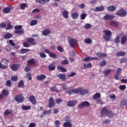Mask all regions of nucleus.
<instances>
[{"instance_id":"nucleus-1","label":"nucleus","mask_w":127,"mask_h":127,"mask_svg":"<svg viewBox=\"0 0 127 127\" xmlns=\"http://www.w3.org/2000/svg\"><path fill=\"white\" fill-rule=\"evenodd\" d=\"M66 94L68 95H72V94H80L81 96L83 95H86V94H89V90L86 89H83L80 87L77 89H72L67 90L65 92Z\"/></svg>"},{"instance_id":"nucleus-2","label":"nucleus","mask_w":127,"mask_h":127,"mask_svg":"<svg viewBox=\"0 0 127 127\" xmlns=\"http://www.w3.org/2000/svg\"><path fill=\"white\" fill-rule=\"evenodd\" d=\"M100 114L101 118L105 117L106 115H107V117H109V118H113L114 117L113 111L108 110L106 107H104L102 109Z\"/></svg>"},{"instance_id":"nucleus-3","label":"nucleus","mask_w":127,"mask_h":127,"mask_svg":"<svg viewBox=\"0 0 127 127\" xmlns=\"http://www.w3.org/2000/svg\"><path fill=\"white\" fill-rule=\"evenodd\" d=\"M103 33L105 34L103 36V39L106 41H110L111 40V36H112V32L109 30H104Z\"/></svg>"},{"instance_id":"nucleus-4","label":"nucleus","mask_w":127,"mask_h":127,"mask_svg":"<svg viewBox=\"0 0 127 127\" xmlns=\"http://www.w3.org/2000/svg\"><path fill=\"white\" fill-rule=\"evenodd\" d=\"M15 30V33L16 34H22V33H24V29L22 28V26L21 25H18L15 26L14 27Z\"/></svg>"},{"instance_id":"nucleus-5","label":"nucleus","mask_w":127,"mask_h":127,"mask_svg":"<svg viewBox=\"0 0 127 127\" xmlns=\"http://www.w3.org/2000/svg\"><path fill=\"white\" fill-rule=\"evenodd\" d=\"M93 100L96 101L98 104H100L101 105L104 104V102L101 100V94L99 93H97L93 96Z\"/></svg>"},{"instance_id":"nucleus-6","label":"nucleus","mask_w":127,"mask_h":127,"mask_svg":"<svg viewBox=\"0 0 127 127\" xmlns=\"http://www.w3.org/2000/svg\"><path fill=\"white\" fill-rule=\"evenodd\" d=\"M116 15H118V16H120L121 17H124L126 16L127 14V10L124 9H120L117 11L116 13Z\"/></svg>"},{"instance_id":"nucleus-7","label":"nucleus","mask_w":127,"mask_h":127,"mask_svg":"<svg viewBox=\"0 0 127 127\" xmlns=\"http://www.w3.org/2000/svg\"><path fill=\"white\" fill-rule=\"evenodd\" d=\"M14 100L19 104V103H23L24 102V97L22 94H19L15 96Z\"/></svg>"},{"instance_id":"nucleus-8","label":"nucleus","mask_w":127,"mask_h":127,"mask_svg":"<svg viewBox=\"0 0 127 127\" xmlns=\"http://www.w3.org/2000/svg\"><path fill=\"white\" fill-rule=\"evenodd\" d=\"M55 106V103L54 102V98L52 97H50L49 100V108H53Z\"/></svg>"},{"instance_id":"nucleus-9","label":"nucleus","mask_w":127,"mask_h":127,"mask_svg":"<svg viewBox=\"0 0 127 127\" xmlns=\"http://www.w3.org/2000/svg\"><path fill=\"white\" fill-rule=\"evenodd\" d=\"M27 42H29V43H30L32 45H36L37 44V42L35 41L34 38L29 37L27 38Z\"/></svg>"},{"instance_id":"nucleus-10","label":"nucleus","mask_w":127,"mask_h":127,"mask_svg":"<svg viewBox=\"0 0 127 127\" xmlns=\"http://www.w3.org/2000/svg\"><path fill=\"white\" fill-rule=\"evenodd\" d=\"M99 58L97 57H87L83 59V61L85 62H88V61H92L93 60H98Z\"/></svg>"},{"instance_id":"nucleus-11","label":"nucleus","mask_w":127,"mask_h":127,"mask_svg":"<svg viewBox=\"0 0 127 127\" xmlns=\"http://www.w3.org/2000/svg\"><path fill=\"white\" fill-rule=\"evenodd\" d=\"M90 103L88 101H84L79 105V109H83V107H89Z\"/></svg>"},{"instance_id":"nucleus-12","label":"nucleus","mask_w":127,"mask_h":127,"mask_svg":"<svg viewBox=\"0 0 127 127\" xmlns=\"http://www.w3.org/2000/svg\"><path fill=\"white\" fill-rule=\"evenodd\" d=\"M50 114H51V110L44 111L40 115V118L43 119L44 117H46L47 115H50Z\"/></svg>"},{"instance_id":"nucleus-13","label":"nucleus","mask_w":127,"mask_h":127,"mask_svg":"<svg viewBox=\"0 0 127 127\" xmlns=\"http://www.w3.org/2000/svg\"><path fill=\"white\" fill-rule=\"evenodd\" d=\"M114 18H115V16L114 15H110L108 14L104 17V19H105V20H112V19H114Z\"/></svg>"},{"instance_id":"nucleus-14","label":"nucleus","mask_w":127,"mask_h":127,"mask_svg":"<svg viewBox=\"0 0 127 127\" xmlns=\"http://www.w3.org/2000/svg\"><path fill=\"white\" fill-rule=\"evenodd\" d=\"M68 42L70 45L71 47L74 48V45L76 43V40L69 38V39L68 40Z\"/></svg>"},{"instance_id":"nucleus-15","label":"nucleus","mask_w":127,"mask_h":127,"mask_svg":"<svg viewBox=\"0 0 127 127\" xmlns=\"http://www.w3.org/2000/svg\"><path fill=\"white\" fill-rule=\"evenodd\" d=\"M76 104L77 101L76 100H70L67 103V106H68V107H74V106Z\"/></svg>"},{"instance_id":"nucleus-16","label":"nucleus","mask_w":127,"mask_h":127,"mask_svg":"<svg viewBox=\"0 0 127 127\" xmlns=\"http://www.w3.org/2000/svg\"><path fill=\"white\" fill-rule=\"evenodd\" d=\"M20 66V65L19 64H13L11 66V69L12 71H17Z\"/></svg>"},{"instance_id":"nucleus-17","label":"nucleus","mask_w":127,"mask_h":127,"mask_svg":"<svg viewBox=\"0 0 127 127\" xmlns=\"http://www.w3.org/2000/svg\"><path fill=\"white\" fill-rule=\"evenodd\" d=\"M29 101L32 104V105H36V100H35V97L34 96L32 95L29 97Z\"/></svg>"},{"instance_id":"nucleus-18","label":"nucleus","mask_w":127,"mask_h":127,"mask_svg":"<svg viewBox=\"0 0 127 127\" xmlns=\"http://www.w3.org/2000/svg\"><path fill=\"white\" fill-rule=\"evenodd\" d=\"M57 77L60 78L62 81H66V74H57Z\"/></svg>"},{"instance_id":"nucleus-19","label":"nucleus","mask_w":127,"mask_h":127,"mask_svg":"<svg viewBox=\"0 0 127 127\" xmlns=\"http://www.w3.org/2000/svg\"><path fill=\"white\" fill-rule=\"evenodd\" d=\"M36 78L37 80H38V81H43L46 78V75L45 74H41L37 76Z\"/></svg>"},{"instance_id":"nucleus-20","label":"nucleus","mask_w":127,"mask_h":127,"mask_svg":"<svg viewBox=\"0 0 127 127\" xmlns=\"http://www.w3.org/2000/svg\"><path fill=\"white\" fill-rule=\"evenodd\" d=\"M50 90L52 91V92H55L56 93H60V92H61V91L58 90V88H57L56 85L51 87Z\"/></svg>"},{"instance_id":"nucleus-21","label":"nucleus","mask_w":127,"mask_h":127,"mask_svg":"<svg viewBox=\"0 0 127 127\" xmlns=\"http://www.w3.org/2000/svg\"><path fill=\"white\" fill-rule=\"evenodd\" d=\"M117 9V7L115 5H111L107 7V10L108 11L113 12Z\"/></svg>"},{"instance_id":"nucleus-22","label":"nucleus","mask_w":127,"mask_h":127,"mask_svg":"<svg viewBox=\"0 0 127 127\" xmlns=\"http://www.w3.org/2000/svg\"><path fill=\"white\" fill-rule=\"evenodd\" d=\"M104 9H105V8L104 7V5H101V6L96 7L95 9V11H103Z\"/></svg>"},{"instance_id":"nucleus-23","label":"nucleus","mask_w":127,"mask_h":127,"mask_svg":"<svg viewBox=\"0 0 127 127\" xmlns=\"http://www.w3.org/2000/svg\"><path fill=\"white\" fill-rule=\"evenodd\" d=\"M109 24L111 26H114V27H119V24L116 21H111L109 22Z\"/></svg>"},{"instance_id":"nucleus-24","label":"nucleus","mask_w":127,"mask_h":127,"mask_svg":"<svg viewBox=\"0 0 127 127\" xmlns=\"http://www.w3.org/2000/svg\"><path fill=\"white\" fill-rule=\"evenodd\" d=\"M51 33V31L49 30V29H47L43 31L42 35L46 36L47 35H49Z\"/></svg>"},{"instance_id":"nucleus-25","label":"nucleus","mask_w":127,"mask_h":127,"mask_svg":"<svg viewBox=\"0 0 127 127\" xmlns=\"http://www.w3.org/2000/svg\"><path fill=\"white\" fill-rule=\"evenodd\" d=\"M123 35H124L123 33H121L117 36L116 38L114 39L115 43H120V36H123Z\"/></svg>"},{"instance_id":"nucleus-26","label":"nucleus","mask_w":127,"mask_h":127,"mask_svg":"<svg viewBox=\"0 0 127 127\" xmlns=\"http://www.w3.org/2000/svg\"><path fill=\"white\" fill-rule=\"evenodd\" d=\"M125 55H126V52L123 51H119L116 54L117 57H123Z\"/></svg>"},{"instance_id":"nucleus-27","label":"nucleus","mask_w":127,"mask_h":127,"mask_svg":"<svg viewBox=\"0 0 127 127\" xmlns=\"http://www.w3.org/2000/svg\"><path fill=\"white\" fill-rule=\"evenodd\" d=\"M79 17V14L77 12H73L71 14V18L72 19H77Z\"/></svg>"},{"instance_id":"nucleus-28","label":"nucleus","mask_w":127,"mask_h":127,"mask_svg":"<svg viewBox=\"0 0 127 127\" xmlns=\"http://www.w3.org/2000/svg\"><path fill=\"white\" fill-rule=\"evenodd\" d=\"M63 16L64 18H68L69 17V12L67 10H64L63 12Z\"/></svg>"},{"instance_id":"nucleus-29","label":"nucleus","mask_w":127,"mask_h":127,"mask_svg":"<svg viewBox=\"0 0 127 127\" xmlns=\"http://www.w3.org/2000/svg\"><path fill=\"white\" fill-rule=\"evenodd\" d=\"M12 112V110H9L8 109H7L4 112V114L5 115V116H8L9 115H11L12 116H13V113Z\"/></svg>"},{"instance_id":"nucleus-30","label":"nucleus","mask_w":127,"mask_h":127,"mask_svg":"<svg viewBox=\"0 0 127 127\" xmlns=\"http://www.w3.org/2000/svg\"><path fill=\"white\" fill-rule=\"evenodd\" d=\"M28 64H29V65H34L36 64V63L35 62V60H34V59H31L28 61Z\"/></svg>"},{"instance_id":"nucleus-31","label":"nucleus","mask_w":127,"mask_h":127,"mask_svg":"<svg viewBox=\"0 0 127 127\" xmlns=\"http://www.w3.org/2000/svg\"><path fill=\"white\" fill-rule=\"evenodd\" d=\"M107 65V61L106 60H103V61L100 62L99 63V66L101 67V68H103L104 66H106Z\"/></svg>"},{"instance_id":"nucleus-32","label":"nucleus","mask_w":127,"mask_h":127,"mask_svg":"<svg viewBox=\"0 0 127 127\" xmlns=\"http://www.w3.org/2000/svg\"><path fill=\"white\" fill-rule=\"evenodd\" d=\"M29 51H30V49H22L20 50V53L21 54H24V53H27Z\"/></svg>"},{"instance_id":"nucleus-33","label":"nucleus","mask_w":127,"mask_h":127,"mask_svg":"<svg viewBox=\"0 0 127 127\" xmlns=\"http://www.w3.org/2000/svg\"><path fill=\"white\" fill-rule=\"evenodd\" d=\"M120 105L122 108L125 107V106H127V100H121L120 102Z\"/></svg>"},{"instance_id":"nucleus-34","label":"nucleus","mask_w":127,"mask_h":127,"mask_svg":"<svg viewBox=\"0 0 127 127\" xmlns=\"http://www.w3.org/2000/svg\"><path fill=\"white\" fill-rule=\"evenodd\" d=\"M111 71H112V70H111V69H105L103 71V73L104 74V76H108V75H109V74L111 73Z\"/></svg>"},{"instance_id":"nucleus-35","label":"nucleus","mask_w":127,"mask_h":127,"mask_svg":"<svg viewBox=\"0 0 127 127\" xmlns=\"http://www.w3.org/2000/svg\"><path fill=\"white\" fill-rule=\"evenodd\" d=\"M11 37H12V34L10 33H7L4 35V38H5V39H9V38H11Z\"/></svg>"},{"instance_id":"nucleus-36","label":"nucleus","mask_w":127,"mask_h":127,"mask_svg":"<svg viewBox=\"0 0 127 127\" xmlns=\"http://www.w3.org/2000/svg\"><path fill=\"white\" fill-rule=\"evenodd\" d=\"M57 69H58V70H61L62 72H67V69H66V68H65V67H64L61 65L58 66Z\"/></svg>"},{"instance_id":"nucleus-37","label":"nucleus","mask_w":127,"mask_h":127,"mask_svg":"<svg viewBox=\"0 0 127 127\" xmlns=\"http://www.w3.org/2000/svg\"><path fill=\"white\" fill-rule=\"evenodd\" d=\"M10 12V8L8 7H4L3 10V13H9Z\"/></svg>"},{"instance_id":"nucleus-38","label":"nucleus","mask_w":127,"mask_h":127,"mask_svg":"<svg viewBox=\"0 0 127 127\" xmlns=\"http://www.w3.org/2000/svg\"><path fill=\"white\" fill-rule=\"evenodd\" d=\"M55 65L53 64H51L50 65H49V69L50 71H53V70H55Z\"/></svg>"},{"instance_id":"nucleus-39","label":"nucleus","mask_w":127,"mask_h":127,"mask_svg":"<svg viewBox=\"0 0 127 127\" xmlns=\"http://www.w3.org/2000/svg\"><path fill=\"white\" fill-rule=\"evenodd\" d=\"M22 109L24 111H28V110H30V109H31V106L23 105L22 106Z\"/></svg>"},{"instance_id":"nucleus-40","label":"nucleus","mask_w":127,"mask_h":127,"mask_svg":"<svg viewBox=\"0 0 127 127\" xmlns=\"http://www.w3.org/2000/svg\"><path fill=\"white\" fill-rule=\"evenodd\" d=\"M64 127H72V123L70 122H65L64 124Z\"/></svg>"},{"instance_id":"nucleus-41","label":"nucleus","mask_w":127,"mask_h":127,"mask_svg":"<svg viewBox=\"0 0 127 127\" xmlns=\"http://www.w3.org/2000/svg\"><path fill=\"white\" fill-rule=\"evenodd\" d=\"M96 56L97 57H99L100 58H103V57H106V56H107V55L106 54H102L101 53H98L96 54Z\"/></svg>"},{"instance_id":"nucleus-42","label":"nucleus","mask_w":127,"mask_h":127,"mask_svg":"<svg viewBox=\"0 0 127 127\" xmlns=\"http://www.w3.org/2000/svg\"><path fill=\"white\" fill-rule=\"evenodd\" d=\"M127 41V36H123L121 38L122 44H125Z\"/></svg>"},{"instance_id":"nucleus-43","label":"nucleus","mask_w":127,"mask_h":127,"mask_svg":"<svg viewBox=\"0 0 127 127\" xmlns=\"http://www.w3.org/2000/svg\"><path fill=\"white\" fill-rule=\"evenodd\" d=\"M2 94L3 95L6 96H8L9 92H8V90L6 89H4L2 90Z\"/></svg>"},{"instance_id":"nucleus-44","label":"nucleus","mask_w":127,"mask_h":127,"mask_svg":"<svg viewBox=\"0 0 127 127\" xmlns=\"http://www.w3.org/2000/svg\"><path fill=\"white\" fill-rule=\"evenodd\" d=\"M13 28V26L11 25L10 22H8L7 24V27H6V30H8V29H12Z\"/></svg>"},{"instance_id":"nucleus-45","label":"nucleus","mask_w":127,"mask_h":127,"mask_svg":"<svg viewBox=\"0 0 127 127\" xmlns=\"http://www.w3.org/2000/svg\"><path fill=\"white\" fill-rule=\"evenodd\" d=\"M37 22V20H32L30 22V25H31V26H34V25H36Z\"/></svg>"},{"instance_id":"nucleus-46","label":"nucleus","mask_w":127,"mask_h":127,"mask_svg":"<svg viewBox=\"0 0 127 127\" xmlns=\"http://www.w3.org/2000/svg\"><path fill=\"white\" fill-rule=\"evenodd\" d=\"M24 86V83L23 82V81L20 80L18 84V87L22 88Z\"/></svg>"},{"instance_id":"nucleus-47","label":"nucleus","mask_w":127,"mask_h":127,"mask_svg":"<svg viewBox=\"0 0 127 127\" xmlns=\"http://www.w3.org/2000/svg\"><path fill=\"white\" fill-rule=\"evenodd\" d=\"M63 90H67L68 89V86L65 83H62L61 84Z\"/></svg>"},{"instance_id":"nucleus-48","label":"nucleus","mask_w":127,"mask_h":127,"mask_svg":"<svg viewBox=\"0 0 127 127\" xmlns=\"http://www.w3.org/2000/svg\"><path fill=\"white\" fill-rule=\"evenodd\" d=\"M61 64L62 65H66L67 64H69V61H68L67 59H65L61 62Z\"/></svg>"},{"instance_id":"nucleus-49","label":"nucleus","mask_w":127,"mask_h":127,"mask_svg":"<svg viewBox=\"0 0 127 127\" xmlns=\"http://www.w3.org/2000/svg\"><path fill=\"white\" fill-rule=\"evenodd\" d=\"M84 42L86 43V44H90V43H92V40L90 38H86L84 40Z\"/></svg>"},{"instance_id":"nucleus-50","label":"nucleus","mask_w":127,"mask_h":127,"mask_svg":"<svg viewBox=\"0 0 127 127\" xmlns=\"http://www.w3.org/2000/svg\"><path fill=\"white\" fill-rule=\"evenodd\" d=\"M87 17V14L86 13H82L80 15V19H82V20H84Z\"/></svg>"},{"instance_id":"nucleus-51","label":"nucleus","mask_w":127,"mask_h":127,"mask_svg":"<svg viewBox=\"0 0 127 127\" xmlns=\"http://www.w3.org/2000/svg\"><path fill=\"white\" fill-rule=\"evenodd\" d=\"M49 56L51 58H57V55H56V54H55L53 53H51L49 55Z\"/></svg>"},{"instance_id":"nucleus-52","label":"nucleus","mask_w":127,"mask_h":127,"mask_svg":"<svg viewBox=\"0 0 127 127\" xmlns=\"http://www.w3.org/2000/svg\"><path fill=\"white\" fill-rule=\"evenodd\" d=\"M26 6H27V4L25 3H22L20 5V8L21 9H24Z\"/></svg>"},{"instance_id":"nucleus-53","label":"nucleus","mask_w":127,"mask_h":127,"mask_svg":"<svg viewBox=\"0 0 127 127\" xmlns=\"http://www.w3.org/2000/svg\"><path fill=\"white\" fill-rule=\"evenodd\" d=\"M62 102H63V100H62L61 98H57L56 99V102L57 104H58V105H59V104L62 103Z\"/></svg>"},{"instance_id":"nucleus-54","label":"nucleus","mask_w":127,"mask_h":127,"mask_svg":"<svg viewBox=\"0 0 127 127\" xmlns=\"http://www.w3.org/2000/svg\"><path fill=\"white\" fill-rule=\"evenodd\" d=\"M24 47H30V44L27 42H25L23 43Z\"/></svg>"},{"instance_id":"nucleus-55","label":"nucleus","mask_w":127,"mask_h":127,"mask_svg":"<svg viewBox=\"0 0 127 127\" xmlns=\"http://www.w3.org/2000/svg\"><path fill=\"white\" fill-rule=\"evenodd\" d=\"M84 68H91L92 67V64L89 63L86 64H84Z\"/></svg>"},{"instance_id":"nucleus-56","label":"nucleus","mask_w":127,"mask_h":127,"mask_svg":"<svg viewBox=\"0 0 127 127\" xmlns=\"http://www.w3.org/2000/svg\"><path fill=\"white\" fill-rule=\"evenodd\" d=\"M40 57L41 58H46V54L44 52L40 53Z\"/></svg>"},{"instance_id":"nucleus-57","label":"nucleus","mask_w":127,"mask_h":127,"mask_svg":"<svg viewBox=\"0 0 127 127\" xmlns=\"http://www.w3.org/2000/svg\"><path fill=\"white\" fill-rule=\"evenodd\" d=\"M17 79H18V78H17V76H13L11 78V80L13 82H16V81H17Z\"/></svg>"},{"instance_id":"nucleus-58","label":"nucleus","mask_w":127,"mask_h":127,"mask_svg":"<svg viewBox=\"0 0 127 127\" xmlns=\"http://www.w3.org/2000/svg\"><path fill=\"white\" fill-rule=\"evenodd\" d=\"M57 50H58V51H59L60 52H61V53H63V51L64 50L62 48V47L61 46H58V47H57Z\"/></svg>"},{"instance_id":"nucleus-59","label":"nucleus","mask_w":127,"mask_h":127,"mask_svg":"<svg viewBox=\"0 0 127 127\" xmlns=\"http://www.w3.org/2000/svg\"><path fill=\"white\" fill-rule=\"evenodd\" d=\"M27 79H28L29 81H31V73H28L26 75Z\"/></svg>"},{"instance_id":"nucleus-60","label":"nucleus","mask_w":127,"mask_h":127,"mask_svg":"<svg viewBox=\"0 0 127 127\" xmlns=\"http://www.w3.org/2000/svg\"><path fill=\"white\" fill-rule=\"evenodd\" d=\"M24 70L25 72H29L30 71V66L27 64Z\"/></svg>"},{"instance_id":"nucleus-61","label":"nucleus","mask_w":127,"mask_h":127,"mask_svg":"<svg viewBox=\"0 0 127 127\" xmlns=\"http://www.w3.org/2000/svg\"><path fill=\"white\" fill-rule=\"evenodd\" d=\"M60 125H61V123L60 121H57L55 123V126L56 127H60Z\"/></svg>"},{"instance_id":"nucleus-62","label":"nucleus","mask_w":127,"mask_h":127,"mask_svg":"<svg viewBox=\"0 0 127 127\" xmlns=\"http://www.w3.org/2000/svg\"><path fill=\"white\" fill-rule=\"evenodd\" d=\"M121 72H122V69L121 68H118L115 74L117 75H120V74H121Z\"/></svg>"},{"instance_id":"nucleus-63","label":"nucleus","mask_w":127,"mask_h":127,"mask_svg":"<svg viewBox=\"0 0 127 127\" xmlns=\"http://www.w3.org/2000/svg\"><path fill=\"white\" fill-rule=\"evenodd\" d=\"M127 59L126 58H122L120 61V63H126L127 62Z\"/></svg>"},{"instance_id":"nucleus-64","label":"nucleus","mask_w":127,"mask_h":127,"mask_svg":"<svg viewBox=\"0 0 127 127\" xmlns=\"http://www.w3.org/2000/svg\"><path fill=\"white\" fill-rule=\"evenodd\" d=\"M74 76H76V72H72L71 73L68 74L67 77H74Z\"/></svg>"}]
</instances>
